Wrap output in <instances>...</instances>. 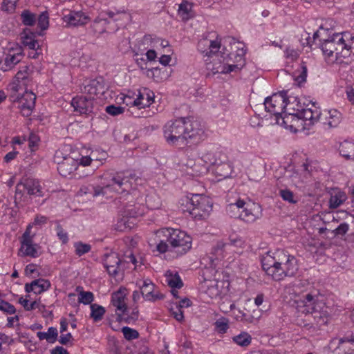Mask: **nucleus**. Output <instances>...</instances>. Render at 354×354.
Listing matches in <instances>:
<instances>
[{
    "mask_svg": "<svg viewBox=\"0 0 354 354\" xmlns=\"http://www.w3.org/2000/svg\"><path fill=\"white\" fill-rule=\"evenodd\" d=\"M36 95L32 92L26 91L21 96L18 108L24 116H29L35 105Z\"/></svg>",
    "mask_w": 354,
    "mask_h": 354,
    "instance_id": "obj_20",
    "label": "nucleus"
},
{
    "mask_svg": "<svg viewBox=\"0 0 354 354\" xmlns=\"http://www.w3.org/2000/svg\"><path fill=\"white\" fill-rule=\"evenodd\" d=\"M141 183V178L131 171L106 172L102 176L101 185L93 187V196H104L108 192L129 194Z\"/></svg>",
    "mask_w": 354,
    "mask_h": 354,
    "instance_id": "obj_3",
    "label": "nucleus"
},
{
    "mask_svg": "<svg viewBox=\"0 0 354 354\" xmlns=\"http://www.w3.org/2000/svg\"><path fill=\"white\" fill-rule=\"evenodd\" d=\"M319 294L317 291H313L303 296L301 301L303 306L299 310L305 314H311L316 324L321 327L326 325L329 322V308L324 302L319 299Z\"/></svg>",
    "mask_w": 354,
    "mask_h": 354,
    "instance_id": "obj_6",
    "label": "nucleus"
},
{
    "mask_svg": "<svg viewBox=\"0 0 354 354\" xmlns=\"http://www.w3.org/2000/svg\"><path fill=\"white\" fill-rule=\"evenodd\" d=\"M178 14L182 20L187 21L193 17L192 4L187 1H183L178 7Z\"/></svg>",
    "mask_w": 354,
    "mask_h": 354,
    "instance_id": "obj_35",
    "label": "nucleus"
},
{
    "mask_svg": "<svg viewBox=\"0 0 354 354\" xmlns=\"http://www.w3.org/2000/svg\"><path fill=\"white\" fill-rule=\"evenodd\" d=\"M214 326L218 333H225L229 328V320L227 318L221 317L216 321Z\"/></svg>",
    "mask_w": 354,
    "mask_h": 354,
    "instance_id": "obj_43",
    "label": "nucleus"
},
{
    "mask_svg": "<svg viewBox=\"0 0 354 354\" xmlns=\"http://www.w3.org/2000/svg\"><path fill=\"white\" fill-rule=\"evenodd\" d=\"M349 229V226L346 223H341L335 230L334 233L336 236L344 235Z\"/></svg>",
    "mask_w": 354,
    "mask_h": 354,
    "instance_id": "obj_63",
    "label": "nucleus"
},
{
    "mask_svg": "<svg viewBox=\"0 0 354 354\" xmlns=\"http://www.w3.org/2000/svg\"><path fill=\"white\" fill-rule=\"evenodd\" d=\"M235 318L239 321L244 322H252L253 320V317L251 315L245 313L241 310L238 311L235 315Z\"/></svg>",
    "mask_w": 354,
    "mask_h": 354,
    "instance_id": "obj_57",
    "label": "nucleus"
},
{
    "mask_svg": "<svg viewBox=\"0 0 354 354\" xmlns=\"http://www.w3.org/2000/svg\"><path fill=\"white\" fill-rule=\"evenodd\" d=\"M125 299L126 295L122 290L114 292L111 297V304L116 308V313L119 321L122 319V316L127 315L128 311Z\"/></svg>",
    "mask_w": 354,
    "mask_h": 354,
    "instance_id": "obj_19",
    "label": "nucleus"
},
{
    "mask_svg": "<svg viewBox=\"0 0 354 354\" xmlns=\"http://www.w3.org/2000/svg\"><path fill=\"white\" fill-rule=\"evenodd\" d=\"M104 14L108 17L109 20L111 21V30L113 32L117 31L122 27H124L131 21V15L129 12L122 11H105Z\"/></svg>",
    "mask_w": 354,
    "mask_h": 354,
    "instance_id": "obj_12",
    "label": "nucleus"
},
{
    "mask_svg": "<svg viewBox=\"0 0 354 354\" xmlns=\"http://www.w3.org/2000/svg\"><path fill=\"white\" fill-rule=\"evenodd\" d=\"M165 277L168 286L171 288L180 289L183 287V283L177 272L169 270L166 272Z\"/></svg>",
    "mask_w": 354,
    "mask_h": 354,
    "instance_id": "obj_32",
    "label": "nucleus"
},
{
    "mask_svg": "<svg viewBox=\"0 0 354 354\" xmlns=\"http://www.w3.org/2000/svg\"><path fill=\"white\" fill-rule=\"evenodd\" d=\"M140 282H137V285L139 286L142 296L145 300L155 301L163 298L162 295L153 294L155 285L150 279H147L142 281V284Z\"/></svg>",
    "mask_w": 354,
    "mask_h": 354,
    "instance_id": "obj_21",
    "label": "nucleus"
},
{
    "mask_svg": "<svg viewBox=\"0 0 354 354\" xmlns=\"http://www.w3.org/2000/svg\"><path fill=\"white\" fill-rule=\"evenodd\" d=\"M145 93V104L144 106L148 107L154 101V93L153 91L149 90L148 88H144Z\"/></svg>",
    "mask_w": 354,
    "mask_h": 354,
    "instance_id": "obj_56",
    "label": "nucleus"
},
{
    "mask_svg": "<svg viewBox=\"0 0 354 354\" xmlns=\"http://www.w3.org/2000/svg\"><path fill=\"white\" fill-rule=\"evenodd\" d=\"M203 39H201L198 43H200ZM198 48L202 52L205 53V55L209 57H213V60H210V62H214V67H216L215 66L218 64H221L217 60V57H215L214 54H211V56H209L207 53L209 51V44H202L201 48H199V44H198Z\"/></svg>",
    "mask_w": 354,
    "mask_h": 354,
    "instance_id": "obj_55",
    "label": "nucleus"
},
{
    "mask_svg": "<svg viewBox=\"0 0 354 354\" xmlns=\"http://www.w3.org/2000/svg\"><path fill=\"white\" fill-rule=\"evenodd\" d=\"M204 161L207 163L216 166L218 163L227 160L225 153L220 150H210L203 155Z\"/></svg>",
    "mask_w": 354,
    "mask_h": 354,
    "instance_id": "obj_28",
    "label": "nucleus"
},
{
    "mask_svg": "<svg viewBox=\"0 0 354 354\" xmlns=\"http://www.w3.org/2000/svg\"><path fill=\"white\" fill-rule=\"evenodd\" d=\"M70 157L69 156H64V153L62 151L57 150L56 151L54 156V162L57 163V167H59L61 164H63L66 158Z\"/></svg>",
    "mask_w": 354,
    "mask_h": 354,
    "instance_id": "obj_61",
    "label": "nucleus"
},
{
    "mask_svg": "<svg viewBox=\"0 0 354 354\" xmlns=\"http://www.w3.org/2000/svg\"><path fill=\"white\" fill-rule=\"evenodd\" d=\"M203 288H206L205 292L212 299L216 298L221 294L218 282L215 280L205 281Z\"/></svg>",
    "mask_w": 354,
    "mask_h": 354,
    "instance_id": "obj_36",
    "label": "nucleus"
},
{
    "mask_svg": "<svg viewBox=\"0 0 354 354\" xmlns=\"http://www.w3.org/2000/svg\"><path fill=\"white\" fill-rule=\"evenodd\" d=\"M37 26L41 29V32L48 28L49 17L47 12H43L39 15L37 18Z\"/></svg>",
    "mask_w": 354,
    "mask_h": 354,
    "instance_id": "obj_44",
    "label": "nucleus"
},
{
    "mask_svg": "<svg viewBox=\"0 0 354 354\" xmlns=\"http://www.w3.org/2000/svg\"><path fill=\"white\" fill-rule=\"evenodd\" d=\"M29 67L24 66L15 75V80L12 83L10 89L14 91H18L22 86H27L30 82L29 80Z\"/></svg>",
    "mask_w": 354,
    "mask_h": 354,
    "instance_id": "obj_24",
    "label": "nucleus"
},
{
    "mask_svg": "<svg viewBox=\"0 0 354 354\" xmlns=\"http://www.w3.org/2000/svg\"><path fill=\"white\" fill-rule=\"evenodd\" d=\"M339 154L346 160H354V142L344 140L339 144Z\"/></svg>",
    "mask_w": 354,
    "mask_h": 354,
    "instance_id": "obj_29",
    "label": "nucleus"
},
{
    "mask_svg": "<svg viewBox=\"0 0 354 354\" xmlns=\"http://www.w3.org/2000/svg\"><path fill=\"white\" fill-rule=\"evenodd\" d=\"M235 308V304L234 303H231L230 301H227V303H225V301H222L219 304L220 310L224 313H227L230 310H232Z\"/></svg>",
    "mask_w": 354,
    "mask_h": 354,
    "instance_id": "obj_60",
    "label": "nucleus"
},
{
    "mask_svg": "<svg viewBox=\"0 0 354 354\" xmlns=\"http://www.w3.org/2000/svg\"><path fill=\"white\" fill-rule=\"evenodd\" d=\"M74 247L75 248V254L79 257L88 253L91 249V246L89 244L83 243L82 242L75 243Z\"/></svg>",
    "mask_w": 354,
    "mask_h": 354,
    "instance_id": "obj_46",
    "label": "nucleus"
},
{
    "mask_svg": "<svg viewBox=\"0 0 354 354\" xmlns=\"http://www.w3.org/2000/svg\"><path fill=\"white\" fill-rule=\"evenodd\" d=\"M186 211L194 218L203 219L207 216L212 209V203L210 199L203 195L194 194L187 201ZM185 212V209H183Z\"/></svg>",
    "mask_w": 354,
    "mask_h": 354,
    "instance_id": "obj_8",
    "label": "nucleus"
},
{
    "mask_svg": "<svg viewBox=\"0 0 354 354\" xmlns=\"http://www.w3.org/2000/svg\"><path fill=\"white\" fill-rule=\"evenodd\" d=\"M145 93L143 92H139V94L138 95V97L133 100V105L137 106L140 109L145 108V106H143L145 104Z\"/></svg>",
    "mask_w": 354,
    "mask_h": 354,
    "instance_id": "obj_62",
    "label": "nucleus"
},
{
    "mask_svg": "<svg viewBox=\"0 0 354 354\" xmlns=\"http://www.w3.org/2000/svg\"><path fill=\"white\" fill-rule=\"evenodd\" d=\"M104 12H102L97 17L91 26V28L94 34H102L111 30V21L109 20Z\"/></svg>",
    "mask_w": 354,
    "mask_h": 354,
    "instance_id": "obj_23",
    "label": "nucleus"
},
{
    "mask_svg": "<svg viewBox=\"0 0 354 354\" xmlns=\"http://www.w3.org/2000/svg\"><path fill=\"white\" fill-rule=\"evenodd\" d=\"M339 344L344 343H354V332L348 331L346 333L344 336L339 339Z\"/></svg>",
    "mask_w": 354,
    "mask_h": 354,
    "instance_id": "obj_59",
    "label": "nucleus"
},
{
    "mask_svg": "<svg viewBox=\"0 0 354 354\" xmlns=\"http://www.w3.org/2000/svg\"><path fill=\"white\" fill-rule=\"evenodd\" d=\"M32 225L29 224L20 239L21 247L19 252L23 257L37 258L39 256L37 248L38 245L33 243L35 235H31Z\"/></svg>",
    "mask_w": 354,
    "mask_h": 354,
    "instance_id": "obj_10",
    "label": "nucleus"
},
{
    "mask_svg": "<svg viewBox=\"0 0 354 354\" xmlns=\"http://www.w3.org/2000/svg\"><path fill=\"white\" fill-rule=\"evenodd\" d=\"M343 37L341 34H334L332 37L324 41L321 44V49L323 53L328 57H331L334 53L337 55L340 48H344L341 41H343Z\"/></svg>",
    "mask_w": 354,
    "mask_h": 354,
    "instance_id": "obj_14",
    "label": "nucleus"
},
{
    "mask_svg": "<svg viewBox=\"0 0 354 354\" xmlns=\"http://www.w3.org/2000/svg\"><path fill=\"white\" fill-rule=\"evenodd\" d=\"M124 337L127 340H132L137 339L139 336L138 332L133 328L124 326L122 328Z\"/></svg>",
    "mask_w": 354,
    "mask_h": 354,
    "instance_id": "obj_50",
    "label": "nucleus"
},
{
    "mask_svg": "<svg viewBox=\"0 0 354 354\" xmlns=\"http://www.w3.org/2000/svg\"><path fill=\"white\" fill-rule=\"evenodd\" d=\"M71 106L74 108L75 111L80 114L88 115L93 112L94 97L84 95L76 96L72 99Z\"/></svg>",
    "mask_w": 354,
    "mask_h": 354,
    "instance_id": "obj_13",
    "label": "nucleus"
},
{
    "mask_svg": "<svg viewBox=\"0 0 354 354\" xmlns=\"http://www.w3.org/2000/svg\"><path fill=\"white\" fill-rule=\"evenodd\" d=\"M106 111L111 115H118L124 111V108L120 106L109 105L106 107Z\"/></svg>",
    "mask_w": 354,
    "mask_h": 354,
    "instance_id": "obj_54",
    "label": "nucleus"
},
{
    "mask_svg": "<svg viewBox=\"0 0 354 354\" xmlns=\"http://www.w3.org/2000/svg\"><path fill=\"white\" fill-rule=\"evenodd\" d=\"M19 304H21L24 309L27 311L32 310L35 308H39V310L44 308V305L40 304L39 301H34L32 303L28 302V299L27 298L24 299L23 297H21L19 299Z\"/></svg>",
    "mask_w": 354,
    "mask_h": 354,
    "instance_id": "obj_41",
    "label": "nucleus"
},
{
    "mask_svg": "<svg viewBox=\"0 0 354 354\" xmlns=\"http://www.w3.org/2000/svg\"><path fill=\"white\" fill-rule=\"evenodd\" d=\"M229 240V243H223V241H218L216 247L214 248V250L216 252H223L226 248H242L244 244V241L241 238L236 236H230Z\"/></svg>",
    "mask_w": 354,
    "mask_h": 354,
    "instance_id": "obj_30",
    "label": "nucleus"
},
{
    "mask_svg": "<svg viewBox=\"0 0 354 354\" xmlns=\"http://www.w3.org/2000/svg\"><path fill=\"white\" fill-rule=\"evenodd\" d=\"M25 192L29 195L35 196H42L43 189L40 185L39 180L26 178L21 180L16 186V194L23 195Z\"/></svg>",
    "mask_w": 354,
    "mask_h": 354,
    "instance_id": "obj_11",
    "label": "nucleus"
},
{
    "mask_svg": "<svg viewBox=\"0 0 354 354\" xmlns=\"http://www.w3.org/2000/svg\"><path fill=\"white\" fill-rule=\"evenodd\" d=\"M103 265L109 275L115 277L120 270L122 261L118 254L115 252H111L104 254L103 257Z\"/></svg>",
    "mask_w": 354,
    "mask_h": 354,
    "instance_id": "obj_18",
    "label": "nucleus"
},
{
    "mask_svg": "<svg viewBox=\"0 0 354 354\" xmlns=\"http://www.w3.org/2000/svg\"><path fill=\"white\" fill-rule=\"evenodd\" d=\"M94 299L93 294L91 292L81 291L79 294L78 301L84 304H92Z\"/></svg>",
    "mask_w": 354,
    "mask_h": 354,
    "instance_id": "obj_49",
    "label": "nucleus"
},
{
    "mask_svg": "<svg viewBox=\"0 0 354 354\" xmlns=\"http://www.w3.org/2000/svg\"><path fill=\"white\" fill-rule=\"evenodd\" d=\"M23 50L18 46L16 49L11 48L6 55L3 62L0 59V69L3 71L11 70L16 64L21 60Z\"/></svg>",
    "mask_w": 354,
    "mask_h": 354,
    "instance_id": "obj_15",
    "label": "nucleus"
},
{
    "mask_svg": "<svg viewBox=\"0 0 354 354\" xmlns=\"http://www.w3.org/2000/svg\"><path fill=\"white\" fill-rule=\"evenodd\" d=\"M57 340L62 345L67 346L69 344L72 346L73 344V342L74 339L71 333H68L66 334L62 333V335L59 336V338Z\"/></svg>",
    "mask_w": 354,
    "mask_h": 354,
    "instance_id": "obj_53",
    "label": "nucleus"
},
{
    "mask_svg": "<svg viewBox=\"0 0 354 354\" xmlns=\"http://www.w3.org/2000/svg\"><path fill=\"white\" fill-rule=\"evenodd\" d=\"M328 114L324 124L328 128L337 127L342 121V113L336 109H331L328 111Z\"/></svg>",
    "mask_w": 354,
    "mask_h": 354,
    "instance_id": "obj_33",
    "label": "nucleus"
},
{
    "mask_svg": "<svg viewBox=\"0 0 354 354\" xmlns=\"http://www.w3.org/2000/svg\"><path fill=\"white\" fill-rule=\"evenodd\" d=\"M279 195L283 200L288 201L290 203H296L297 201L294 199L293 192L288 189H281L279 191Z\"/></svg>",
    "mask_w": 354,
    "mask_h": 354,
    "instance_id": "obj_52",
    "label": "nucleus"
},
{
    "mask_svg": "<svg viewBox=\"0 0 354 354\" xmlns=\"http://www.w3.org/2000/svg\"><path fill=\"white\" fill-rule=\"evenodd\" d=\"M50 287L49 281L44 279H38L32 281L30 283H26L25 290L27 292H33L35 294H41Z\"/></svg>",
    "mask_w": 354,
    "mask_h": 354,
    "instance_id": "obj_26",
    "label": "nucleus"
},
{
    "mask_svg": "<svg viewBox=\"0 0 354 354\" xmlns=\"http://www.w3.org/2000/svg\"><path fill=\"white\" fill-rule=\"evenodd\" d=\"M346 200V196L343 194L332 196L330 198V207L335 209L338 207Z\"/></svg>",
    "mask_w": 354,
    "mask_h": 354,
    "instance_id": "obj_48",
    "label": "nucleus"
},
{
    "mask_svg": "<svg viewBox=\"0 0 354 354\" xmlns=\"http://www.w3.org/2000/svg\"><path fill=\"white\" fill-rule=\"evenodd\" d=\"M91 317L95 321V322H99L102 319L103 316L106 312L105 308L100 306L97 304H91Z\"/></svg>",
    "mask_w": 354,
    "mask_h": 354,
    "instance_id": "obj_38",
    "label": "nucleus"
},
{
    "mask_svg": "<svg viewBox=\"0 0 354 354\" xmlns=\"http://www.w3.org/2000/svg\"><path fill=\"white\" fill-rule=\"evenodd\" d=\"M164 136L169 144H185L188 139L196 142L203 139L204 129L201 122L193 116L178 118L167 122L164 127Z\"/></svg>",
    "mask_w": 354,
    "mask_h": 354,
    "instance_id": "obj_1",
    "label": "nucleus"
},
{
    "mask_svg": "<svg viewBox=\"0 0 354 354\" xmlns=\"http://www.w3.org/2000/svg\"><path fill=\"white\" fill-rule=\"evenodd\" d=\"M288 101L287 91H285L267 97L264 100L266 110L275 116L276 122L278 124H286V120L290 117L289 114L283 115L284 109L289 104Z\"/></svg>",
    "mask_w": 354,
    "mask_h": 354,
    "instance_id": "obj_7",
    "label": "nucleus"
},
{
    "mask_svg": "<svg viewBox=\"0 0 354 354\" xmlns=\"http://www.w3.org/2000/svg\"><path fill=\"white\" fill-rule=\"evenodd\" d=\"M162 233L165 237L157 245V250L160 253H165L171 249L176 252L184 254L191 248L192 238L185 231L179 229L165 228L162 230Z\"/></svg>",
    "mask_w": 354,
    "mask_h": 354,
    "instance_id": "obj_5",
    "label": "nucleus"
},
{
    "mask_svg": "<svg viewBox=\"0 0 354 354\" xmlns=\"http://www.w3.org/2000/svg\"><path fill=\"white\" fill-rule=\"evenodd\" d=\"M261 265L266 273L277 281L294 277L299 270L296 257L283 249L267 252L261 258Z\"/></svg>",
    "mask_w": 354,
    "mask_h": 354,
    "instance_id": "obj_2",
    "label": "nucleus"
},
{
    "mask_svg": "<svg viewBox=\"0 0 354 354\" xmlns=\"http://www.w3.org/2000/svg\"><path fill=\"white\" fill-rule=\"evenodd\" d=\"M147 206L151 209H158L160 206V200L156 195H149L145 199Z\"/></svg>",
    "mask_w": 354,
    "mask_h": 354,
    "instance_id": "obj_45",
    "label": "nucleus"
},
{
    "mask_svg": "<svg viewBox=\"0 0 354 354\" xmlns=\"http://www.w3.org/2000/svg\"><path fill=\"white\" fill-rule=\"evenodd\" d=\"M37 35H42L41 32H33L30 28H25L20 34L21 44L30 50H37L39 47L36 39Z\"/></svg>",
    "mask_w": 354,
    "mask_h": 354,
    "instance_id": "obj_22",
    "label": "nucleus"
},
{
    "mask_svg": "<svg viewBox=\"0 0 354 354\" xmlns=\"http://www.w3.org/2000/svg\"><path fill=\"white\" fill-rule=\"evenodd\" d=\"M63 20L68 26H78L86 24L88 17L81 11H71L69 14L64 15Z\"/></svg>",
    "mask_w": 354,
    "mask_h": 354,
    "instance_id": "obj_25",
    "label": "nucleus"
},
{
    "mask_svg": "<svg viewBox=\"0 0 354 354\" xmlns=\"http://www.w3.org/2000/svg\"><path fill=\"white\" fill-rule=\"evenodd\" d=\"M207 171V167L201 164V163H196L195 164V166H194L190 171L188 169H186V174L192 177L194 176H199L201 174L205 173Z\"/></svg>",
    "mask_w": 354,
    "mask_h": 354,
    "instance_id": "obj_42",
    "label": "nucleus"
},
{
    "mask_svg": "<svg viewBox=\"0 0 354 354\" xmlns=\"http://www.w3.org/2000/svg\"><path fill=\"white\" fill-rule=\"evenodd\" d=\"M106 90V84L104 79L102 77H97L86 82L84 85L82 92L91 96L104 94Z\"/></svg>",
    "mask_w": 354,
    "mask_h": 354,
    "instance_id": "obj_16",
    "label": "nucleus"
},
{
    "mask_svg": "<svg viewBox=\"0 0 354 354\" xmlns=\"http://www.w3.org/2000/svg\"><path fill=\"white\" fill-rule=\"evenodd\" d=\"M37 337L39 340L46 339L50 344L55 343L58 339V331L55 327H49L47 332H37Z\"/></svg>",
    "mask_w": 354,
    "mask_h": 354,
    "instance_id": "obj_34",
    "label": "nucleus"
},
{
    "mask_svg": "<svg viewBox=\"0 0 354 354\" xmlns=\"http://www.w3.org/2000/svg\"><path fill=\"white\" fill-rule=\"evenodd\" d=\"M232 339L236 344L245 347L250 344L252 337L249 333L242 332L239 335L233 337Z\"/></svg>",
    "mask_w": 354,
    "mask_h": 354,
    "instance_id": "obj_40",
    "label": "nucleus"
},
{
    "mask_svg": "<svg viewBox=\"0 0 354 354\" xmlns=\"http://www.w3.org/2000/svg\"><path fill=\"white\" fill-rule=\"evenodd\" d=\"M17 0H3V7L6 11L15 10Z\"/></svg>",
    "mask_w": 354,
    "mask_h": 354,
    "instance_id": "obj_64",
    "label": "nucleus"
},
{
    "mask_svg": "<svg viewBox=\"0 0 354 354\" xmlns=\"http://www.w3.org/2000/svg\"><path fill=\"white\" fill-rule=\"evenodd\" d=\"M314 108H307L295 110L293 112H290L289 115L291 117H296L298 120H302L304 122V128L309 129L315 122H317L320 118V110L316 107L315 103L312 104Z\"/></svg>",
    "mask_w": 354,
    "mask_h": 354,
    "instance_id": "obj_9",
    "label": "nucleus"
},
{
    "mask_svg": "<svg viewBox=\"0 0 354 354\" xmlns=\"http://www.w3.org/2000/svg\"><path fill=\"white\" fill-rule=\"evenodd\" d=\"M79 163L77 160L71 156L65 158L63 164L57 167L59 174L64 176L68 177L71 175L77 168Z\"/></svg>",
    "mask_w": 354,
    "mask_h": 354,
    "instance_id": "obj_27",
    "label": "nucleus"
},
{
    "mask_svg": "<svg viewBox=\"0 0 354 354\" xmlns=\"http://www.w3.org/2000/svg\"><path fill=\"white\" fill-rule=\"evenodd\" d=\"M239 216L245 222L253 223L261 216V207L258 203H248Z\"/></svg>",
    "mask_w": 354,
    "mask_h": 354,
    "instance_id": "obj_17",
    "label": "nucleus"
},
{
    "mask_svg": "<svg viewBox=\"0 0 354 354\" xmlns=\"http://www.w3.org/2000/svg\"><path fill=\"white\" fill-rule=\"evenodd\" d=\"M145 207L139 203L136 204H128L124 207V214L125 216L136 218L144 214Z\"/></svg>",
    "mask_w": 354,
    "mask_h": 354,
    "instance_id": "obj_31",
    "label": "nucleus"
},
{
    "mask_svg": "<svg viewBox=\"0 0 354 354\" xmlns=\"http://www.w3.org/2000/svg\"><path fill=\"white\" fill-rule=\"evenodd\" d=\"M214 171L218 176L227 178L230 175L232 172V168L230 165L227 162V160H225L216 165L215 166Z\"/></svg>",
    "mask_w": 354,
    "mask_h": 354,
    "instance_id": "obj_37",
    "label": "nucleus"
},
{
    "mask_svg": "<svg viewBox=\"0 0 354 354\" xmlns=\"http://www.w3.org/2000/svg\"><path fill=\"white\" fill-rule=\"evenodd\" d=\"M57 235L59 239L62 242V243L66 244L68 241V234L66 232L60 225H58L56 228Z\"/></svg>",
    "mask_w": 354,
    "mask_h": 354,
    "instance_id": "obj_58",
    "label": "nucleus"
},
{
    "mask_svg": "<svg viewBox=\"0 0 354 354\" xmlns=\"http://www.w3.org/2000/svg\"><path fill=\"white\" fill-rule=\"evenodd\" d=\"M202 44H209V51L207 53L209 56L214 54L221 64L217 67H213L214 73H229L233 71H239L244 64L243 56L246 50L243 47L237 46L238 50L236 53L219 52L221 47L220 42L217 41L203 39L199 43V48Z\"/></svg>",
    "mask_w": 354,
    "mask_h": 354,
    "instance_id": "obj_4",
    "label": "nucleus"
},
{
    "mask_svg": "<svg viewBox=\"0 0 354 354\" xmlns=\"http://www.w3.org/2000/svg\"><path fill=\"white\" fill-rule=\"evenodd\" d=\"M0 310L9 315H12L16 313L15 307L3 299H0Z\"/></svg>",
    "mask_w": 354,
    "mask_h": 354,
    "instance_id": "obj_51",
    "label": "nucleus"
},
{
    "mask_svg": "<svg viewBox=\"0 0 354 354\" xmlns=\"http://www.w3.org/2000/svg\"><path fill=\"white\" fill-rule=\"evenodd\" d=\"M20 17L22 24L26 26H34L37 20L36 15L31 12L29 10H23Z\"/></svg>",
    "mask_w": 354,
    "mask_h": 354,
    "instance_id": "obj_39",
    "label": "nucleus"
},
{
    "mask_svg": "<svg viewBox=\"0 0 354 354\" xmlns=\"http://www.w3.org/2000/svg\"><path fill=\"white\" fill-rule=\"evenodd\" d=\"M341 44L342 46H345L344 48H340V50H338L336 58L338 59L339 57H344L346 58L348 57L352 53V46L351 44L349 43H344L343 41H341Z\"/></svg>",
    "mask_w": 354,
    "mask_h": 354,
    "instance_id": "obj_47",
    "label": "nucleus"
}]
</instances>
